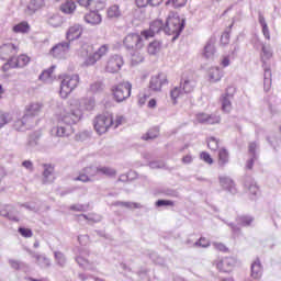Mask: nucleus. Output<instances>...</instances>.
Listing matches in <instances>:
<instances>
[{
    "mask_svg": "<svg viewBox=\"0 0 281 281\" xmlns=\"http://www.w3.org/2000/svg\"><path fill=\"white\" fill-rule=\"evenodd\" d=\"M41 8H45V0H31L27 4V14H34Z\"/></svg>",
    "mask_w": 281,
    "mask_h": 281,
    "instance_id": "b1692460",
    "label": "nucleus"
},
{
    "mask_svg": "<svg viewBox=\"0 0 281 281\" xmlns=\"http://www.w3.org/2000/svg\"><path fill=\"white\" fill-rule=\"evenodd\" d=\"M148 98H150V94L143 92L138 94V104L139 106H144L146 102H148Z\"/></svg>",
    "mask_w": 281,
    "mask_h": 281,
    "instance_id": "8fccbe9b",
    "label": "nucleus"
},
{
    "mask_svg": "<svg viewBox=\"0 0 281 281\" xmlns=\"http://www.w3.org/2000/svg\"><path fill=\"white\" fill-rule=\"evenodd\" d=\"M237 223L241 226V227H249V225H251V223H254V217L248 216V215H243L239 216L237 218Z\"/></svg>",
    "mask_w": 281,
    "mask_h": 281,
    "instance_id": "4c0bfd02",
    "label": "nucleus"
},
{
    "mask_svg": "<svg viewBox=\"0 0 281 281\" xmlns=\"http://www.w3.org/2000/svg\"><path fill=\"white\" fill-rule=\"evenodd\" d=\"M132 89L133 85H131V82H121L112 88L113 98L116 102H124V100H128V98H131Z\"/></svg>",
    "mask_w": 281,
    "mask_h": 281,
    "instance_id": "423d86ee",
    "label": "nucleus"
},
{
    "mask_svg": "<svg viewBox=\"0 0 281 281\" xmlns=\"http://www.w3.org/2000/svg\"><path fill=\"white\" fill-rule=\"evenodd\" d=\"M235 267L236 259L233 257H226L216 263V269H218V271H223L224 273H229L231 271H234Z\"/></svg>",
    "mask_w": 281,
    "mask_h": 281,
    "instance_id": "2eb2a0df",
    "label": "nucleus"
},
{
    "mask_svg": "<svg viewBox=\"0 0 281 281\" xmlns=\"http://www.w3.org/2000/svg\"><path fill=\"white\" fill-rule=\"evenodd\" d=\"M207 124H221V115L216 114H209V121Z\"/></svg>",
    "mask_w": 281,
    "mask_h": 281,
    "instance_id": "3c124183",
    "label": "nucleus"
},
{
    "mask_svg": "<svg viewBox=\"0 0 281 281\" xmlns=\"http://www.w3.org/2000/svg\"><path fill=\"white\" fill-rule=\"evenodd\" d=\"M124 122V116L116 115L114 116L111 112H103L98 114L93 120V128L98 135H104L109 133L111 128H117Z\"/></svg>",
    "mask_w": 281,
    "mask_h": 281,
    "instance_id": "f257e3e1",
    "label": "nucleus"
},
{
    "mask_svg": "<svg viewBox=\"0 0 281 281\" xmlns=\"http://www.w3.org/2000/svg\"><path fill=\"white\" fill-rule=\"evenodd\" d=\"M220 143H221V140L214 136L206 138L207 148H209V150H212L213 153H216V150H218Z\"/></svg>",
    "mask_w": 281,
    "mask_h": 281,
    "instance_id": "2f4dec72",
    "label": "nucleus"
},
{
    "mask_svg": "<svg viewBox=\"0 0 281 281\" xmlns=\"http://www.w3.org/2000/svg\"><path fill=\"white\" fill-rule=\"evenodd\" d=\"M192 161H193L192 155H186L182 158V164H192Z\"/></svg>",
    "mask_w": 281,
    "mask_h": 281,
    "instance_id": "69168bd1",
    "label": "nucleus"
},
{
    "mask_svg": "<svg viewBox=\"0 0 281 281\" xmlns=\"http://www.w3.org/2000/svg\"><path fill=\"white\" fill-rule=\"evenodd\" d=\"M121 205H123V207H134V210H137L139 207H142V204L137 203V202H122Z\"/></svg>",
    "mask_w": 281,
    "mask_h": 281,
    "instance_id": "4d7b16f0",
    "label": "nucleus"
},
{
    "mask_svg": "<svg viewBox=\"0 0 281 281\" xmlns=\"http://www.w3.org/2000/svg\"><path fill=\"white\" fill-rule=\"evenodd\" d=\"M69 48L70 44L68 42L59 43L50 49L49 54L54 58H65L69 53Z\"/></svg>",
    "mask_w": 281,
    "mask_h": 281,
    "instance_id": "4468645a",
    "label": "nucleus"
},
{
    "mask_svg": "<svg viewBox=\"0 0 281 281\" xmlns=\"http://www.w3.org/2000/svg\"><path fill=\"white\" fill-rule=\"evenodd\" d=\"M245 188H247L249 194H251L252 196H256V194L260 192V187H258L256 182L246 183Z\"/></svg>",
    "mask_w": 281,
    "mask_h": 281,
    "instance_id": "a19ab883",
    "label": "nucleus"
},
{
    "mask_svg": "<svg viewBox=\"0 0 281 281\" xmlns=\"http://www.w3.org/2000/svg\"><path fill=\"white\" fill-rule=\"evenodd\" d=\"M169 3H172L173 8H183L188 3V0H169L166 2V5Z\"/></svg>",
    "mask_w": 281,
    "mask_h": 281,
    "instance_id": "09e8293b",
    "label": "nucleus"
},
{
    "mask_svg": "<svg viewBox=\"0 0 281 281\" xmlns=\"http://www.w3.org/2000/svg\"><path fill=\"white\" fill-rule=\"evenodd\" d=\"M186 92H182V88L181 87H175L171 91H170V98L172 100L173 104H177V102L179 100H181V98H183V94Z\"/></svg>",
    "mask_w": 281,
    "mask_h": 281,
    "instance_id": "c85d7f7f",
    "label": "nucleus"
},
{
    "mask_svg": "<svg viewBox=\"0 0 281 281\" xmlns=\"http://www.w3.org/2000/svg\"><path fill=\"white\" fill-rule=\"evenodd\" d=\"M258 148V144L256 142L249 143L248 145V153L252 155V157H256V149Z\"/></svg>",
    "mask_w": 281,
    "mask_h": 281,
    "instance_id": "6e6d98bb",
    "label": "nucleus"
},
{
    "mask_svg": "<svg viewBox=\"0 0 281 281\" xmlns=\"http://www.w3.org/2000/svg\"><path fill=\"white\" fill-rule=\"evenodd\" d=\"M229 164V151L226 148H221L217 151V166L225 168Z\"/></svg>",
    "mask_w": 281,
    "mask_h": 281,
    "instance_id": "f3484780",
    "label": "nucleus"
},
{
    "mask_svg": "<svg viewBox=\"0 0 281 281\" xmlns=\"http://www.w3.org/2000/svg\"><path fill=\"white\" fill-rule=\"evenodd\" d=\"M157 207H162L164 205H169L170 207H172L175 205V202L171 200H158L156 202Z\"/></svg>",
    "mask_w": 281,
    "mask_h": 281,
    "instance_id": "864d4df0",
    "label": "nucleus"
},
{
    "mask_svg": "<svg viewBox=\"0 0 281 281\" xmlns=\"http://www.w3.org/2000/svg\"><path fill=\"white\" fill-rule=\"evenodd\" d=\"M221 67H229L231 65V59L229 56H223L221 61H220Z\"/></svg>",
    "mask_w": 281,
    "mask_h": 281,
    "instance_id": "bf43d9fd",
    "label": "nucleus"
},
{
    "mask_svg": "<svg viewBox=\"0 0 281 281\" xmlns=\"http://www.w3.org/2000/svg\"><path fill=\"white\" fill-rule=\"evenodd\" d=\"M134 1H135V5H137L138 8H148V5H150V8H157L161 5V3H164V0H134Z\"/></svg>",
    "mask_w": 281,
    "mask_h": 281,
    "instance_id": "5701e85b",
    "label": "nucleus"
},
{
    "mask_svg": "<svg viewBox=\"0 0 281 281\" xmlns=\"http://www.w3.org/2000/svg\"><path fill=\"white\" fill-rule=\"evenodd\" d=\"M22 166H23L24 168H26V170H34V165H33L32 161H30V160H24V161L22 162Z\"/></svg>",
    "mask_w": 281,
    "mask_h": 281,
    "instance_id": "e2e57ef3",
    "label": "nucleus"
},
{
    "mask_svg": "<svg viewBox=\"0 0 281 281\" xmlns=\"http://www.w3.org/2000/svg\"><path fill=\"white\" fill-rule=\"evenodd\" d=\"M259 23L262 27V34L267 41H271V33H269V26L267 25V21L265 20V16L259 15Z\"/></svg>",
    "mask_w": 281,
    "mask_h": 281,
    "instance_id": "c9c22d12",
    "label": "nucleus"
},
{
    "mask_svg": "<svg viewBox=\"0 0 281 281\" xmlns=\"http://www.w3.org/2000/svg\"><path fill=\"white\" fill-rule=\"evenodd\" d=\"M85 33V27H82V24H74L69 26V29L66 32V40L68 43H71V41H78Z\"/></svg>",
    "mask_w": 281,
    "mask_h": 281,
    "instance_id": "f8f14e48",
    "label": "nucleus"
},
{
    "mask_svg": "<svg viewBox=\"0 0 281 281\" xmlns=\"http://www.w3.org/2000/svg\"><path fill=\"white\" fill-rule=\"evenodd\" d=\"M194 85L191 77L184 76L180 82V89H182L183 93H192L194 91Z\"/></svg>",
    "mask_w": 281,
    "mask_h": 281,
    "instance_id": "aec40b11",
    "label": "nucleus"
},
{
    "mask_svg": "<svg viewBox=\"0 0 281 281\" xmlns=\"http://www.w3.org/2000/svg\"><path fill=\"white\" fill-rule=\"evenodd\" d=\"M195 245H198L199 247H210V239H207L206 237H201Z\"/></svg>",
    "mask_w": 281,
    "mask_h": 281,
    "instance_id": "5fc2aeb1",
    "label": "nucleus"
},
{
    "mask_svg": "<svg viewBox=\"0 0 281 281\" xmlns=\"http://www.w3.org/2000/svg\"><path fill=\"white\" fill-rule=\"evenodd\" d=\"M18 232L23 238H32V236H34V233L31 228L19 227Z\"/></svg>",
    "mask_w": 281,
    "mask_h": 281,
    "instance_id": "37998d69",
    "label": "nucleus"
},
{
    "mask_svg": "<svg viewBox=\"0 0 281 281\" xmlns=\"http://www.w3.org/2000/svg\"><path fill=\"white\" fill-rule=\"evenodd\" d=\"M5 124H8V119L5 117V114L0 112V128L1 126H5Z\"/></svg>",
    "mask_w": 281,
    "mask_h": 281,
    "instance_id": "0e129e2a",
    "label": "nucleus"
},
{
    "mask_svg": "<svg viewBox=\"0 0 281 281\" xmlns=\"http://www.w3.org/2000/svg\"><path fill=\"white\" fill-rule=\"evenodd\" d=\"M77 3H78L81 8H86V10H90L91 0H77Z\"/></svg>",
    "mask_w": 281,
    "mask_h": 281,
    "instance_id": "13d9d810",
    "label": "nucleus"
},
{
    "mask_svg": "<svg viewBox=\"0 0 281 281\" xmlns=\"http://www.w3.org/2000/svg\"><path fill=\"white\" fill-rule=\"evenodd\" d=\"M105 2L104 0H90V11L100 12V10H104Z\"/></svg>",
    "mask_w": 281,
    "mask_h": 281,
    "instance_id": "473e14b6",
    "label": "nucleus"
},
{
    "mask_svg": "<svg viewBox=\"0 0 281 281\" xmlns=\"http://www.w3.org/2000/svg\"><path fill=\"white\" fill-rule=\"evenodd\" d=\"M200 159H202V161H204L205 164H209V166H212V164H214V159L207 151H202L200 154Z\"/></svg>",
    "mask_w": 281,
    "mask_h": 281,
    "instance_id": "a18cd8bd",
    "label": "nucleus"
},
{
    "mask_svg": "<svg viewBox=\"0 0 281 281\" xmlns=\"http://www.w3.org/2000/svg\"><path fill=\"white\" fill-rule=\"evenodd\" d=\"M13 32L15 34H27L30 32V24L27 22H20L13 26Z\"/></svg>",
    "mask_w": 281,
    "mask_h": 281,
    "instance_id": "c756f323",
    "label": "nucleus"
},
{
    "mask_svg": "<svg viewBox=\"0 0 281 281\" xmlns=\"http://www.w3.org/2000/svg\"><path fill=\"white\" fill-rule=\"evenodd\" d=\"M54 71H56V66H50L48 69L43 70L40 75V80L47 82L54 76Z\"/></svg>",
    "mask_w": 281,
    "mask_h": 281,
    "instance_id": "72a5a7b5",
    "label": "nucleus"
},
{
    "mask_svg": "<svg viewBox=\"0 0 281 281\" xmlns=\"http://www.w3.org/2000/svg\"><path fill=\"white\" fill-rule=\"evenodd\" d=\"M59 95L64 100L69 98L74 90L80 85V76L77 74H64L59 76Z\"/></svg>",
    "mask_w": 281,
    "mask_h": 281,
    "instance_id": "7ed1b4c3",
    "label": "nucleus"
},
{
    "mask_svg": "<svg viewBox=\"0 0 281 281\" xmlns=\"http://www.w3.org/2000/svg\"><path fill=\"white\" fill-rule=\"evenodd\" d=\"M168 83V76L166 74L160 72L157 75L151 76L149 80V89L150 91H155L156 93H159L161 91L162 87Z\"/></svg>",
    "mask_w": 281,
    "mask_h": 281,
    "instance_id": "1a4fd4ad",
    "label": "nucleus"
},
{
    "mask_svg": "<svg viewBox=\"0 0 281 281\" xmlns=\"http://www.w3.org/2000/svg\"><path fill=\"white\" fill-rule=\"evenodd\" d=\"M159 52H161V42L154 41L148 44L147 54H149L150 56H155V55L159 54Z\"/></svg>",
    "mask_w": 281,
    "mask_h": 281,
    "instance_id": "cd10ccee",
    "label": "nucleus"
},
{
    "mask_svg": "<svg viewBox=\"0 0 281 281\" xmlns=\"http://www.w3.org/2000/svg\"><path fill=\"white\" fill-rule=\"evenodd\" d=\"M222 111L224 113H231L232 112V100H229V94H224L222 97Z\"/></svg>",
    "mask_w": 281,
    "mask_h": 281,
    "instance_id": "7c9ffc66",
    "label": "nucleus"
},
{
    "mask_svg": "<svg viewBox=\"0 0 281 281\" xmlns=\"http://www.w3.org/2000/svg\"><path fill=\"white\" fill-rule=\"evenodd\" d=\"M262 60H269L270 58H273V52H271V48L267 46H262Z\"/></svg>",
    "mask_w": 281,
    "mask_h": 281,
    "instance_id": "49530a36",
    "label": "nucleus"
},
{
    "mask_svg": "<svg viewBox=\"0 0 281 281\" xmlns=\"http://www.w3.org/2000/svg\"><path fill=\"white\" fill-rule=\"evenodd\" d=\"M52 175H54V167L52 165H44V172H43L44 183H46L47 179H49Z\"/></svg>",
    "mask_w": 281,
    "mask_h": 281,
    "instance_id": "79ce46f5",
    "label": "nucleus"
},
{
    "mask_svg": "<svg viewBox=\"0 0 281 281\" xmlns=\"http://www.w3.org/2000/svg\"><path fill=\"white\" fill-rule=\"evenodd\" d=\"M76 3H78V0H66L60 4L59 10L63 14H74L77 8Z\"/></svg>",
    "mask_w": 281,
    "mask_h": 281,
    "instance_id": "a211bd4d",
    "label": "nucleus"
},
{
    "mask_svg": "<svg viewBox=\"0 0 281 281\" xmlns=\"http://www.w3.org/2000/svg\"><path fill=\"white\" fill-rule=\"evenodd\" d=\"M144 35L140 33H130L123 40V45L126 49H144Z\"/></svg>",
    "mask_w": 281,
    "mask_h": 281,
    "instance_id": "0eeeda50",
    "label": "nucleus"
},
{
    "mask_svg": "<svg viewBox=\"0 0 281 281\" xmlns=\"http://www.w3.org/2000/svg\"><path fill=\"white\" fill-rule=\"evenodd\" d=\"M164 21L155 20L150 24L148 30L142 31V36L145 41H149V38H154L155 34H159L161 30H165Z\"/></svg>",
    "mask_w": 281,
    "mask_h": 281,
    "instance_id": "9b49d317",
    "label": "nucleus"
},
{
    "mask_svg": "<svg viewBox=\"0 0 281 281\" xmlns=\"http://www.w3.org/2000/svg\"><path fill=\"white\" fill-rule=\"evenodd\" d=\"M214 54H216V47H214V44H206L203 53L204 58H214Z\"/></svg>",
    "mask_w": 281,
    "mask_h": 281,
    "instance_id": "e433bc0d",
    "label": "nucleus"
},
{
    "mask_svg": "<svg viewBox=\"0 0 281 281\" xmlns=\"http://www.w3.org/2000/svg\"><path fill=\"white\" fill-rule=\"evenodd\" d=\"M95 173H93V168L86 167L81 173L75 179V181H82L83 183H87L91 181V177H94Z\"/></svg>",
    "mask_w": 281,
    "mask_h": 281,
    "instance_id": "4be33fe9",
    "label": "nucleus"
},
{
    "mask_svg": "<svg viewBox=\"0 0 281 281\" xmlns=\"http://www.w3.org/2000/svg\"><path fill=\"white\" fill-rule=\"evenodd\" d=\"M210 114L201 112L195 115V120L199 124H207Z\"/></svg>",
    "mask_w": 281,
    "mask_h": 281,
    "instance_id": "c03bdc74",
    "label": "nucleus"
},
{
    "mask_svg": "<svg viewBox=\"0 0 281 281\" xmlns=\"http://www.w3.org/2000/svg\"><path fill=\"white\" fill-rule=\"evenodd\" d=\"M186 27V21L179 15H169L165 25V32L169 36H173L172 41H177Z\"/></svg>",
    "mask_w": 281,
    "mask_h": 281,
    "instance_id": "20e7f679",
    "label": "nucleus"
},
{
    "mask_svg": "<svg viewBox=\"0 0 281 281\" xmlns=\"http://www.w3.org/2000/svg\"><path fill=\"white\" fill-rule=\"evenodd\" d=\"M97 175H105V177H115V170L111 167L97 168Z\"/></svg>",
    "mask_w": 281,
    "mask_h": 281,
    "instance_id": "58836bf2",
    "label": "nucleus"
},
{
    "mask_svg": "<svg viewBox=\"0 0 281 281\" xmlns=\"http://www.w3.org/2000/svg\"><path fill=\"white\" fill-rule=\"evenodd\" d=\"M256 161V156H252L251 159H249L247 162H246V168L247 170H254V164Z\"/></svg>",
    "mask_w": 281,
    "mask_h": 281,
    "instance_id": "680f3d73",
    "label": "nucleus"
},
{
    "mask_svg": "<svg viewBox=\"0 0 281 281\" xmlns=\"http://www.w3.org/2000/svg\"><path fill=\"white\" fill-rule=\"evenodd\" d=\"M250 276L254 280H260L262 278V263L260 262V259H256L252 262Z\"/></svg>",
    "mask_w": 281,
    "mask_h": 281,
    "instance_id": "412c9836",
    "label": "nucleus"
},
{
    "mask_svg": "<svg viewBox=\"0 0 281 281\" xmlns=\"http://www.w3.org/2000/svg\"><path fill=\"white\" fill-rule=\"evenodd\" d=\"M43 111V103L33 102L25 108V117H36Z\"/></svg>",
    "mask_w": 281,
    "mask_h": 281,
    "instance_id": "dca6fc26",
    "label": "nucleus"
},
{
    "mask_svg": "<svg viewBox=\"0 0 281 281\" xmlns=\"http://www.w3.org/2000/svg\"><path fill=\"white\" fill-rule=\"evenodd\" d=\"M223 78V70L218 67H213L209 70V80L210 82H220Z\"/></svg>",
    "mask_w": 281,
    "mask_h": 281,
    "instance_id": "a878e982",
    "label": "nucleus"
},
{
    "mask_svg": "<svg viewBox=\"0 0 281 281\" xmlns=\"http://www.w3.org/2000/svg\"><path fill=\"white\" fill-rule=\"evenodd\" d=\"M220 183L223 188H227V186H234V180L227 177H220Z\"/></svg>",
    "mask_w": 281,
    "mask_h": 281,
    "instance_id": "603ef678",
    "label": "nucleus"
},
{
    "mask_svg": "<svg viewBox=\"0 0 281 281\" xmlns=\"http://www.w3.org/2000/svg\"><path fill=\"white\" fill-rule=\"evenodd\" d=\"M159 137V130H150L147 135L143 136V139H157Z\"/></svg>",
    "mask_w": 281,
    "mask_h": 281,
    "instance_id": "de8ad7c7",
    "label": "nucleus"
},
{
    "mask_svg": "<svg viewBox=\"0 0 281 281\" xmlns=\"http://www.w3.org/2000/svg\"><path fill=\"white\" fill-rule=\"evenodd\" d=\"M106 16L109 19H121L122 9L119 4H112L106 9Z\"/></svg>",
    "mask_w": 281,
    "mask_h": 281,
    "instance_id": "393cba45",
    "label": "nucleus"
},
{
    "mask_svg": "<svg viewBox=\"0 0 281 281\" xmlns=\"http://www.w3.org/2000/svg\"><path fill=\"white\" fill-rule=\"evenodd\" d=\"M109 54V45L103 44L98 49H93V45H83L78 52L77 55L79 58H85L83 67H93L95 63L102 60L104 56Z\"/></svg>",
    "mask_w": 281,
    "mask_h": 281,
    "instance_id": "f03ea898",
    "label": "nucleus"
},
{
    "mask_svg": "<svg viewBox=\"0 0 281 281\" xmlns=\"http://www.w3.org/2000/svg\"><path fill=\"white\" fill-rule=\"evenodd\" d=\"M148 109H155L157 106V100L156 99H150L147 103Z\"/></svg>",
    "mask_w": 281,
    "mask_h": 281,
    "instance_id": "338daca9",
    "label": "nucleus"
},
{
    "mask_svg": "<svg viewBox=\"0 0 281 281\" xmlns=\"http://www.w3.org/2000/svg\"><path fill=\"white\" fill-rule=\"evenodd\" d=\"M213 247L215 251H220L221 254H229V247L222 241L213 243Z\"/></svg>",
    "mask_w": 281,
    "mask_h": 281,
    "instance_id": "ea45409f",
    "label": "nucleus"
},
{
    "mask_svg": "<svg viewBox=\"0 0 281 281\" xmlns=\"http://www.w3.org/2000/svg\"><path fill=\"white\" fill-rule=\"evenodd\" d=\"M80 120H82V109H80V103H75L70 106V112L61 115L59 122L66 124V126H74Z\"/></svg>",
    "mask_w": 281,
    "mask_h": 281,
    "instance_id": "39448f33",
    "label": "nucleus"
},
{
    "mask_svg": "<svg viewBox=\"0 0 281 281\" xmlns=\"http://www.w3.org/2000/svg\"><path fill=\"white\" fill-rule=\"evenodd\" d=\"M14 54H19V46L12 43L3 44L0 46V58L1 60H10Z\"/></svg>",
    "mask_w": 281,
    "mask_h": 281,
    "instance_id": "ddd939ff",
    "label": "nucleus"
},
{
    "mask_svg": "<svg viewBox=\"0 0 281 281\" xmlns=\"http://www.w3.org/2000/svg\"><path fill=\"white\" fill-rule=\"evenodd\" d=\"M142 49H133L132 63H134V65L144 63V50H142Z\"/></svg>",
    "mask_w": 281,
    "mask_h": 281,
    "instance_id": "f704fd0d",
    "label": "nucleus"
},
{
    "mask_svg": "<svg viewBox=\"0 0 281 281\" xmlns=\"http://www.w3.org/2000/svg\"><path fill=\"white\" fill-rule=\"evenodd\" d=\"M221 45H229V34L225 33L222 35Z\"/></svg>",
    "mask_w": 281,
    "mask_h": 281,
    "instance_id": "052dcab7",
    "label": "nucleus"
},
{
    "mask_svg": "<svg viewBox=\"0 0 281 281\" xmlns=\"http://www.w3.org/2000/svg\"><path fill=\"white\" fill-rule=\"evenodd\" d=\"M124 65V59L120 55H114L106 60L104 71L106 74H117Z\"/></svg>",
    "mask_w": 281,
    "mask_h": 281,
    "instance_id": "9d476101",
    "label": "nucleus"
},
{
    "mask_svg": "<svg viewBox=\"0 0 281 281\" xmlns=\"http://www.w3.org/2000/svg\"><path fill=\"white\" fill-rule=\"evenodd\" d=\"M32 61V58L25 54H21L18 57H11L8 63H5L2 67L3 71H8V69H23V67H27L29 63Z\"/></svg>",
    "mask_w": 281,
    "mask_h": 281,
    "instance_id": "6e6552de",
    "label": "nucleus"
},
{
    "mask_svg": "<svg viewBox=\"0 0 281 281\" xmlns=\"http://www.w3.org/2000/svg\"><path fill=\"white\" fill-rule=\"evenodd\" d=\"M271 89V80L265 79V91H270Z\"/></svg>",
    "mask_w": 281,
    "mask_h": 281,
    "instance_id": "774afa93",
    "label": "nucleus"
},
{
    "mask_svg": "<svg viewBox=\"0 0 281 281\" xmlns=\"http://www.w3.org/2000/svg\"><path fill=\"white\" fill-rule=\"evenodd\" d=\"M85 21L89 25H100L102 23V15L98 11H90L85 15Z\"/></svg>",
    "mask_w": 281,
    "mask_h": 281,
    "instance_id": "6ab92c4d",
    "label": "nucleus"
},
{
    "mask_svg": "<svg viewBox=\"0 0 281 281\" xmlns=\"http://www.w3.org/2000/svg\"><path fill=\"white\" fill-rule=\"evenodd\" d=\"M74 133V128L69 125L56 127V137H69Z\"/></svg>",
    "mask_w": 281,
    "mask_h": 281,
    "instance_id": "bb28decb",
    "label": "nucleus"
}]
</instances>
